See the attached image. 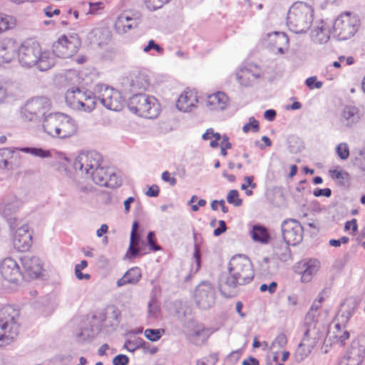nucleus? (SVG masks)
<instances>
[{"label": "nucleus", "mask_w": 365, "mask_h": 365, "mask_svg": "<svg viewBox=\"0 0 365 365\" xmlns=\"http://www.w3.org/2000/svg\"><path fill=\"white\" fill-rule=\"evenodd\" d=\"M313 7L304 2H295L289 8L287 17V25L290 31L296 34H304L310 28L314 20Z\"/></svg>", "instance_id": "obj_4"}, {"label": "nucleus", "mask_w": 365, "mask_h": 365, "mask_svg": "<svg viewBox=\"0 0 365 365\" xmlns=\"http://www.w3.org/2000/svg\"><path fill=\"white\" fill-rule=\"evenodd\" d=\"M110 317L113 319V325H116L119 323V319H120V311L118 309L115 307H111V313Z\"/></svg>", "instance_id": "obj_61"}, {"label": "nucleus", "mask_w": 365, "mask_h": 365, "mask_svg": "<svg viewBox=\"0 0 365 365\" xmlns=\"http://www.w3.org/2000/svg\"><path fill=\"white\" fill-rule=\"evenodd\" d=\"M19 210L16 201H7L4 198H0V215L13 222L11 216Z\"/></svg>", "instance_id": "obj_35"}, {"label": "nucleus", "mask_w": 365, "mask_h": 365, "mask_svg": "<svg viewBox=\"0 0 365 365\" xmlns=\"http://www.w3.org/2000/svg\"><path fill=\"white\" fill-rule=\"evenodd\" d=\"M198 97L194 90L186 89L178 97L176 108L184 113L191 112L197 107Z\"/></svg>", "instance_id": "obj_23"}, {"label": "nucleus", "mask_w": 365, "mask_h": 365, "mask_svg": "<svg viewBox=\"0 0 365 365\" xmlns=\"http://www.w3.org/2000/svg\"><path fill=\"white\" fill-rule=\"evenodd\" d=\"M259 122L254 117H250L248 123L242 126V131L245 133H247L250 131L257 133L259 131Z\"/></svg>", "instance_id": "obj_44"}, {"label": "nucleus", "mask_w": 365, "mask_h": 365, "mask_svg": "<svg viewBox=\"0 0 365 365\" xmlns=\"http://www.w3.org/2000/svg\"><path fill=\"white\" fill-rule=\"evenodd\" d=\"M16 312L10 306L3 308L0 315V346L10 343L18 334L19 326L15 321Z\"/></svg>", "instance_id": "obj_8"}, {"label": "nucleus", "mask_w": 365, "mask_h": 365, "mask_svg": "<svg viewBox=\"0 0 365 365\" xmlns=\"http://www.w3.org/2000/svg\"><path fill=\"white\" fill-rule=\"evenodd\" d=\"M281 227L282 237L287 245L295 246L302 241L304 229L297 220H286Z\"/></svg>", "instance_id": "obj_17"}, {"label": "nucleus", "mask_w": 365, "mask_h": 365, "mask_svg": "<svg viewBox=\"0 0 365 365\" xmlns=\"http://www.w3.org/2000/svg\"><path fill=\"white\" fill-rule=\"evenodd\" d=\"M287 344V338L283 333L278 334L272 341L269 346V350L283 349Z\"/></svg>", "instance_id": "obj_39"}, {"label": "nucleus", "mask_w": 365, "mask_h": 365, "mask_svg": "<svg viewBox=\"0 0 365 365\" xmlns=\"http://www.w3.org/2000/svg\"><path fill=\"white\" fill-rule=\"evenodd\" d=\"M170 0H145L146 7L150 11H155L161 9Z\"/></svg>", "instance_id": "obj_47"}, {"label": "nucleus", "mask_w": 365, "mask_h": 365, "mask_svg": "<svg viewBox=\"0 0 365 365\" xmlns=\"http://www.w3.org/2000/svg\"><path fill=\"white\" fill-rule=\"evenodd\" d=\"M360 25L358 15L350 11L340 14L333 24L334 35L341 41H345L353 37Z\"/></svg>", "instance_id": "obj_6"}, {"label": "nucleus", "mask_w": 365, "mask_h": 365, "mask_svg": "<svg viewBox=\"0 0 365 365\" xmlns=\"http://www.w3.org/2000/svg\"><path fill=\"white\" fill-rule=\"evenodd\" d=\"M44 133L52 138L67 139L78 133V125L71 116L61 112L51 113L43 118Z\"/></svg>", "instance_id": "obj_3"}, {"label": "nucleus", "mask_w": 365, "mask_h": 365, "mask_svg": "<svg viewBox=\"0 0 365 365\" xmlns=\"http://www.w3.org/2000/svg\"><path fill=\"white\" fill-rule=\"evenodd\" d=\"M133 85L139 89L145 90L150 85L148 76L144 73H139L135 81H133Z\"/></svg>", "instance_id": "obj_43"}, {"label": "nucleus", "mask_w": 365, "mask_h": 365, "mask_svg": "<svg viewBox=\"0 0 365 365\" xmlns=\"http://www.w3.org/2000/svg\"><path fill=\"white\" fill-rule=\"evenodd\" d=\"M9 225L11 230L14 231L13 245L15 249L20 252L29 250L32 239L29 225L16 222H10Z\"/></svg>", "instance_id": "obj_16"}, {"label": "nucleus", "mask_w": 365, "mask_h": 365, "mask_svg": "<svg viewBox=\"0 0 365 365\" xmlns=\"http://www.w3.org/2000/svg\"><path fill=\"white\" fill-rule=\"evenodd\" d=\"M288 245L286 244L280 247H277L274 251L275 255L282 261L286 262L291 258L290 250Z\"/></svg>", "instance_id": "obj_42"}, {"label": "nucleus", "mask_w": 365, "mask_h": 365, "mask_svg": "<svg viewBox=\"0 0 365 365\" xmlns=\"http://www.w3.org/2000/svg\"><path fill=\"white\" fill-rule=\"evenodd\" d=\"M349 319V314L344 315L343 313L339 312L327 331L326 340L332 344L344 345L345 341L349 337V333L345 329V324L348 322Z\"/></svg>", "instance_id": "obj_13"}, {"label": "nucleus", "mask_w": 365, "mask_h": 365, "mask_svg": "<svg viewBox=\"0 0 365 365\" xmlns=\"http://www.w3.org/2000/svg\"><path fill=\"white\" fill-rule=\"evenodd\" d=\"M159 187L156 185H153L146 191L145 195L149 197H157L159 195Z\"/></svg>", "instance_id": "obj_62"}, {"label": "nucleus", "mask_w": 365, "mask_h": 365, "mask_svg": "<svg viewBox=\"0 0 365 365\" xmlns=\"http://www.w3.org/2000/svg\"><path fill=\"white\" fill-rule=\"evenodd\" d=\"M66 105L73 110L91 112L96 105V96L88 91L71 88L65 94Z\"/></svg>", "instance_id": "obj_7"}, {"label": "nucleus", "mask_w": 365, "mask_h": 365, "mask_svg": "<svg viewBox=\"0 0 365 365\" xmlns=\"http://www.w3.org/2000/svg\"><path fill=\"white\" fill-rule=\"evenodd\" d=\"M250 235L255 242L261 244L268 243L270 239L267 230L264 226L259 225H255L252 227L250 231Z\"/></svg>", "instance_id": "obj_36"}, {"label": "nucleus", "mask_w": 365, "mask_h": 365, "mask_svg": "<svg viewBox=\"0 0 365 365\" xmlns=\"http://www.w3.org/2000/svg\"><path fill=\"white\" fill-rule=\"evenodd\" d=\"M264 74V71L260 66L249 63L236 71L235 78L241 87H250L262 79Z\"/></svg>", "instance_id": "obj_15"}, {"label": "nucleus", "mask_w": 365, "mask_h": 365, "mask_svg": "<svg viewBox=\"0 0 365 365\" xmlns=\"http://www.w3.org/2000/svg\"><path fill=\"white\" fill-rule=\"evenodd\" d=\"M151 50H155L159 54L163 53V48L160 45L157 44L154 40H150L148 45L143 48L145 53H149Z\"/></svg>", "instance_id": "obj_52"}, {"label": "nucleus", "mask_w": 365, "mask_h": 365, "mask_svg": "<svg viewBox=\"0 0 365 365\" xmlns=\"http://www.w3.org/2000/svg\"><path fill=\"white\" fill-rule=\"evenodd\" d=\"M365 357V345L353 341L339 365H361Z\"/></svg>", "instance_id": "obj_21"}, {"label": "nucleus", "mask_w": 365, "mask_h": 365, "mask_svg": "<svg viewBox=\"0 0 365 365\" xmlns=\"http://www.w3.org/2000/svg\"><path fill=\"white\" fill-rule=\"evenodd\" d=\"M163 333V329H147L144 331V335L148 340L156 341L161 338Z\"/></svg>", "instance_id": "obj_45"}, {"label": "nucleus", "mask_w": 365, "mask_h": 365, "mask_svg": "<svg viewBox=\"0 0 365 365\" xmlns=\"http://www.w3.org/2000/svg\"><path fill=\"white\" fill-rule=\"evenodd\" d=\"M88 178L96 184L110 188L118 187L122 184L120 176L113 168H104L101 165L92 171Z\"/></svg>", "instance_id": "obj_14"}, {"label": "nucleus", "mask_w": 365, "mask_h": 365, "mask_svg": "<svg viewBox=\"0 0 365 365\" xmlns=\"http://www.w3.org/2000/svg\"><path fill=\"white\" fill-rule=\"evenodd\" d=\"M0 273L5 280L14 284H17L24 276L18 263L11 257H6L1 262Z\"/></svg>", "instance_id": "obj_20"}, {"label": "nucleus", "mask_w": 365, "mask_h": 365, "mask_svg": "<svg viewBox=\"0 0 365 365\" xmlns=\"http://www.w3.org/2000/svg\"><path fill=\"white\" fill-rule=\"evenodd\" d=\"M253 176H245L244 178V183L241 185V189L246 190L248 187L255 189L257 187V184L253 182Z\"/></svg>", "instance_id": "obj_58"}, {"label": "nucleus", "mask_w": 365, "mask_h": 365, "mask_svg": "<svg viewBox=\"0 0 365 365\" xmlns=\"http://www.w3.org/2000/svg\"><path fill=\"white\" fill-rule=\"evenodd\" d=\"M78 9L85 12L86 16H99L102 15L106 9V3L104 1H82L78 5Z\"/></svg>", "instance_id": "obj_32"}, {"label": "nucleus", "mask_w": 365, "mask_h": 365, "mask_svg": "<svg viewBox=\"0 0 365 365\" xmlns=\"http://www.w3.org/2000/svg\"><path fill=\"white\" fill-rule=\"evenodd\" d=\"M300 265L303 270L299 273L301 274V280L304 283L309 282L320 268V262L317 259H309L308 261L301 262Z\"/></svg>", "instance_id": "obj_31"}, {"label": "nucleus", "mask_w": 365, "mask_h": 365, "mask_svg": "<svg viewBox=\"0 0 365 365\" xmlns=\"http://www.w3.org/2000/svg\"><path fill=\"white\" fill-rule=\"evenodd\" d=\"M16 56L15 41L11 38L0 41V63H10Z\"/></svg>", "instance_id": "obj_30"}, {"label": "nucleus", "mask_w": 365, "mask_h": 365, "mask_svg": "<svg viewBox=\"0 0 365 365\" xmlns=\"http://www.w3.org/2000/svg\"><path fill=\"white\" fill-rule=\"evenodd\" d=\"M129 110L143 118L154 119L161 112V106L153 96L138 93L132 96L128 102Z\"/></svg>", "instance_id": "obj_5"}, {"label": "nucleus", "mask_w": 365, "mask_h": 365, "mask_svg": "<svg viewBox=\"0 0 365 365\" xmlns=\"http://www.w3.org/2000/svg\"><path fill=\"white\" fill-rule=\"evenodd\" d=\"M321 304L317 301H314L308 313L306 315L305 319L307 320H316L319 319V309L321 307Z\"/></svg>", "instance_id": "obj_46"}, {"label": "nucleus", "mask_w": 365, "mask_h": 365, "mask_svg": "<svg viewBox=\"0 0 365 365\" xmlns=\"http://www.w3.org/2000/svg\"><path fill=\"white\" fill-rule=\"evenodd\" d=\"M268 41L273 52L283 54L288 48L289 38L284 33L274 32L268 34Z\"/></svg>", "instance_id": "obj_26"}, {"label": "nucleus", "mask_w": 365, "mask_h": 365, "mask_svg": "<svg viewBox=\"0 0 365 365\" xmlns=\"http://www.w3.org/2000/svg\"><path fill=\"white\" fill-rule=\"evenodd\" d=\"M345 230H351L354 232L357 230L356 220L355 219L351 220L346 222L344 226Z\"/></svg>", "instance_id": "obj_64"}, {"label": "nucleus", "mask_w": 365, "mask_h": 365, "mask_svg": "<svg viewBox=\"0 0 365 365\" xmlns=\"http://www.w3.org/2000/svg\"><path fill=\"white\" fill-rule=\"evenodd\" d=\"M147 240L151 250L158 251L161 250V247L155 243V233L153 232H150L148 233Z\"/></svg>", "instance_id": "obj_53"}, {"label": "nucleus", "mask_w": 365, "mask_h": 365, "mask_svg": "<svg viewBox=\"0 0 365 365\" xmlns=\"http://www.w3.org/2000/svg\"><path fill=\"white\" fill-rule=\"evenodd\" d=\"M140 349H143V353H149L152 355L155 354L158 351V349L155 346H151L150 343L144 341L143 339Z\"/></svg>", "instance_id": "obj_54"}, {"label": "nucleus", "mask_w": 365, "mask_h": 365, "mask_svg": "<svg viewBox=\"0 0 365 365\" xmlns=\"http://www.w3.org/2000/svg\"><path fill=\"white\" fill-rule=\"evenodd\" d=\"M18 59L21 66L35 67L40 71H46L56 64L55 55L51 51H42L36 42H24L18 48Z\"/></svg>", "instance_id": "obj_2"}, {"label": "nucleus", "mask_w": 365, "mask_h": 365, "mask_svg": "<svg viewBox=\"0 0 365 365\" xmlns=\"http://www.w3.org/2000/svg\"><path fill=\"white\" fill-rule=\"evenodd\" d=\"M305 85L310 89H320L323 86V83L317 80V76H311L305 80Z\"/></svg>", "instance_id": "obj_50"}, {"label": "nucleus", "mask_w": 365, "mask_h": 365, "mask_svg": "<svg viewBox=\"0 0 365 365\" xmlns=\"http://www.w3.org/2000/svg\"><path fill=\"white\" fill-rule=\"evenodd\" d=\"M142 343V339L140 337L130 338L125 340L123 348L130 352H134L140 349Z\"/></svg>", "instance_id": "obj_41"}, {"label": "nucleus", "mask_w": 365, "mask_h": 365, "mask_svg": "<svg viewBox=\"0 0 365 365\" xmlns=\"http://www.w3.org/2000/svg\"><path fill=\"white\" fill-rule=\"evenodd\" d=\"M330 176L334 180H338L339 183L345 185L349 180L348 173L340 169H334L329 170Z\"/></svg>", "instance_id": "obj_40"}, {"label": "nucleus", "mask_w": 365, "mask_h": 365, "mask_svg": "<svg viewBox=\"0 0 365 365\" xmlns=\"http://www.w3.org/2000/svg\"><path fill=\"white\" fill-rule=\"evenodd\" d=\"M26 104L29 106V109L34 112L38 118L41 116L45 118L51 107L50 101L46 97L33 98L29 101Z\"/></svg>", "instance_id": "obj_29"}, {"label": "nucleus", "mask_w": 365, "mask_h": 365, "mask_svg": "<svg viewBox=\"0 0 365 365\" xmlns=\"http://www.w3.org/2000/svg\"><path fill=\"white\" fill-rule=\"evenodd\" d=\"M227 227L225 221H219V227L214 230V235L219 236L226 231Z\"/></svg>", "instance_id": "obj_63"}, {"label": "nucleus", "mask_w": 365, "mask_h": 365, "mask_svg": "<svg viewBox=\"0 0 365 365\" xmlns=\"http://www.w3.org/2000/svg\"><path fill=\"white\" fill-rule=\"evenodd\" d=\"M254 277L252 263L245 255L233 257L229 263V272L221 275L220 289L225 297H232L237 287L250 282Z\"/></svg>", "instance_id": "obj_1"}, {"label": "nucleus", "mask_w": 365, "mask_h": 365, "mask_svg": "<svg viewBox=\"0 0 365 365\" xmlns=\"http://www.w3.org/2000/svg\"><path fill=\"white\" fill-rule=\"evenodd\" d=\"M129 362V358L124 354H118L113 359V365H127Z\"/></svg>", "instance_id": "obj_56"}, {"label": "nucleus", "mask_w": 365, "mask_h": 365, "mask_svg": "<svg viewBox=\"0 0 365 365\" xmlns=\"http://www.w3.org/2000/svg\"><path fill=\"white\" fill-rule=\"evenodd\" d=\"M338 156L342 159L346 160L349 155V148L346 143H341L336 146V148Z\"/></svg>", "instance_id": "obj_49"}, {"label": "nucleus", "mask_w": 365, "mask_h": 365, "mask_svg": "<svg viewBox=\"0 0 365 365\" xmlns=\"http://www.w3.org/2000/svg\"><path fill=\"white\" fill-rule=\"evenodd\" d=\"M161 178L164 182H168L171 186H174L177 183V179L168 171H164L162 173Z\"/></svg>", "instance_id": "obj_57"}, {"label": "nucleus", "mask_w": 365, "mask_h": 365, "mask_svg": "<svg viewBox=\"0 0 365 365\" xmlns=\"http://www.w3.org/2000/svg\"><path fill=\"white\" fill-rule=\"evenodd\" d=\"M102 162L101 155L96 151L81 152L75 158L73 168L81 175L88 177Z\"/></svg>", "instance_id": "obj_12"}, {"label": "nucleus", "mask_w": 365, "mask_h": 365, "mask_svg": "<svg viewBox=\"0 0 365 365\" xmlns=\"http://www.w3.org/2000/svg\"><path fill=\"white\" fill-rule=\"evenodd\" d=\"M361 118V113L356 106H346L341 113V122L349 128L358 123Z\"/></svg>", "instance_id": "obj_28"}, {"label": "nucleus", "mask_w": 365, "mask_h": 365, "mask_svg": "<svg viewBox=\"0 0 365 365\" xmlns=\"http://www.w3.org/2000/svg\"><path fill=\"white\" fill-rule=\"evenodd\" d=\"M331 24L320 20L315 23L310 34V38L313 43L323 45L328 43L330 38Z\"/></svg>", "instance_id": "obj_22"}, {"label": "nucleus", "mask_w": 365, "mask_h": 365, "mask_svg": "<svg viewBox=\"0 0 365 365\" xmlns=\"http://www.w3.org/2000/svg\"><path fill=\"white\" fill-rule=\"evenodd\" d=\"M18 150L29 153L34 156L39 157L41 158H46L51 157L49 150H43L38 148H4L0 149V169L2 170H12L14 165L11 160L12 158H19L20 154Z\"/></svg>", "instance_id": "obj_9"}, {"label": "nucleus", "mask_w": 365, "mask_h": 365, "mask_svg": "<svg viewBox=\"0 0 365 365\" xmlns=\"http://www.w3.org/2000/svg\"><path fill=\"white\" fill-rule=\"evenodd\" d=\"M16 18L4 14H0V34L15 27Z\"/></svg>", "instance_id": "obj_38"}, {"label": "nucleus", "mask_w": 365, "mask_h": 365, "mask_svg": "<svg viewBox=\"0 0 365 365\" xmlns=\"http://www.w3.org/2000/svg\"><path fill=\"white\" fill-rule=\"evenodd\" d=\"M141 278V270L139 267H133L128 269L125 274L117 281L118 287L128 284H136Z\"/></svg>", "instance_id": "obj_34"}, {"label": "nucleus", "mask_w": 365, "mask_h": 365, "mask_svg": "<svg viewBox=\"0 0 365 365\" xmlns=\"http://www.w3.org/2000/svg\"><path fill=\"white\" fill-rule=\"evenodd\" d=\"M194 299L200 308L210 309L215 302V292L213 286L209 282H202L195 289Z\"/></svg>", "instance_id": "obj_18"}, {"label": "nucleus", "mask_w": 365, "mask_h": 365, "mask_svg": "<svg viewBox=\"0 0 365 365\" xmlns=\"http://www.w3.org/2000/svg\"><path fill=\"white\" fill-rule=\"evenodd\" d=\"M314 348V346H309V343L302 339L294 352L296 361L298 362L302 361L309 355Z\"/></svg>", "instance_id": "obj_37"}, {"label": "nucleus", "mask_w": 365, "mask_h": 365, "mask_svg": "<svg viewBox=\"0 0 365 365\" xmlns=\"http://www.w3.org/2000/svg\"><path fill=\"white\" fill-rule=\"evenodd\" d=\"M205 105L210 110L215 112L223 111L228 108L230 98L225 93L217 91L207 97Z\"/></svg>", "instance_id": "obj_24"}, {"label": "nucleus", "mask_w": 365, "mask_h": 365, "mask_svg": "<svg viewBox=\"0 0 365 365\" xmlns=\"http://www.w3.org/2000/svg\"><path fill=\"white\" fill-rule=\"evenodd\" d=\"M277 287V284L275 282H272L269 285L266 284H262L259 289L262 292L268 291L270 294H272L276 291Z\"/></svg>", "instance_id": "obj_59"}, {"label": "nucleus", "mask_w": 365, "mask_h": 365, "mask_svg": "<svg viewBox=\"0 0 365 365\" xmlns=\"http://www.w3.org/2000/svg\"><path fill=\"white\" fill-rule=\"evenodd\" d=\"M24 268L23 277L35 279L39 277L42 270L41 260L36 257L24 256L21 258Z\"/></svg>", "instance_id": "obj_25"}, {"label": "nucleus", "mask_w": 365, "mask_h": 365, "mask_svg": "<svg viewBox=\"0 0 365 365\" xmlns=\"http://www.w3.org/2000/svg\"><path fill=\"white\" fill-rule=\"evenodd\" d=\"M21 115L25 120L29 121L37 120L39 118L34 112L29 109V106L26 103L22 108Z\"/></svg>", "instance_id": "obj_51"}, {"label": "nucleus", "mask_w": 365, "mask_h": 365, "mask_svg": "<svg viewBox=\"0 0 365 365\" xmlns=\"http://www.w3.org/2000/svg\"><path fill=\"white\" fill-rule=\"evenodd\" d=\"M138 25L137 19L128 15L126 13L121 14L115 21V29L119 34H123L130 30L136 28Z\"/></svg>", "instance_id": "obj_27"}, {"label": "nucleus", "mask_w": 365, "mask_h": 365, "mask_svg": "<svg viewBox=\"0 0 365 365\" xmlns=\"http://www.w3.org/2000/svg\"><path fill=\"white\" fill-rule=\"evenodd\" d=\"M160 311V307L158 303L152 300L148 304V314L150 317H157L158 312Z\"/></svg>", "instance_id": "obj_55"}, {"label": "nucleus", "mask_w": 365, "mask_h": 365, "mask_svg": "<svg viewBox=\"0 0 365 365\" xmlns=\"http://www.w3.org/2000/svg\"><path fill=\"white\" fill-rule=\"evenodd\" d=\"M313 195L315 197H320V196H325V197H330L331 195V191L329 188H324V189H319L317 188L314 190Z\"/></svg>", "instance_id": "obj_60"}, {"label": "nucleus", "mask_w": 365, "mask_h": 365, "mask_svg": "<svg viewBox=\"0 0 365 365\" xmlns=\"http://www.w3.org/2000/svg\"><path fill=\"white\" fill-rule=\"evenodd\" d=\"M81 44V41L77 34H64L53 43L51 53L55 55L56 60V57L70 58L77 53Z\"/></svg>", "instance_id": "obj_10"}, {"label": "nucleus", "mask_w": 365, "mask_h": 365, "mask_svg": "<svg viewBox=\"0 0 365 365\" xmlns=\"http://www.w3.org/2000/svg\"><path fill=\"white\" fill-rule=\"evenodd\" d=\"M138 227H139L138 222L135 221L133 224L132 230H131V233H130L129 248L125 255V257L128 258L135 257L140 252V249L138 248L140 236L137 233V230H138Z\"/></svg>", "instance_id": "obj_33"}, {"label": "nucleus", "mask_w": 365, "mask_h": 365, "mask_svg": "<svg viewBox=\"0 0 365 365\" xmlns=\"http://www.w3.org/2000/svg\"><path fill=\"white\" fill-rule=\"evenodd\" d=\"M227 200L230 204H232L236 207L242 205V200L239 197V192L236 190H232L228 192Z\"/></svg>", "instance_id": "obj_48"}, {"label": "nucleus", "mask_w": 365, "mask_h": 365, "mask_svg": "<svg viewBox=\"0 0 365 365\" xmlns=\"http://www.w3.org/2000/svg\"><path fill=\"white\" fill-rule=\"evenodd\" d=\"M98 94V99L101 104L107 109L113 111H120L125 104L124 98L118 90L106 85H97L95 88Z\"/></svg>", "instance_id": "obj_11"}, {"label": "nucleus", "mask_w": 365, "mask_h": 365, "mask_svg": "<svg viewBox=\"0 0 365 365\" xmlns=\"http://www.w3.org/2000/svg\"><path fill=\"white\" fill-rule=\"evenodd\" d=\"M325 328L319 319L304 321V333L303 339L309 343V346H316L321 341L325 333Z\"/></svg>", "instance_id": "obj_19"}]
</instances>
